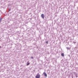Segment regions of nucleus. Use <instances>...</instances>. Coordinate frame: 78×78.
I'll use <instances>...</instances> for the list:
<instances>
[{
  "label": "nucleus",
  "mask_w": 78,
  "mask_h": 78,
  "mask_svg": "<svg viewBox=\"0 0 78 78\" xmlns=\"http://www.w3.org/2000/svg\"><path fill=\"white\" fill-rule=\"evenodd\" d=\"M36 78H40V75L39 74H38L36 76Z\"/></svg>",
  "instance_id": "nucleus-1"
},
{
  "label": "nucleus",
  "mask_w": 78,
  "mask_h": 78,
  "mask_svg": "<svg viewBox=\"0 0 78 78\" xmlns=\"http://www.w3.org/2000/svg\"><path fill=\"white\" fill-rule=\"evenodd\" d=\"M48 41H46V44H48Z\"/></svg>",
  "instance_id": "nucleus-8"
},
{
  "label": "nucleus",
  "mask_w": 78,
  "mask_h": 78,
  "mask_svg": "<svg viewBox=\"0 0 78 78\" xmlns=\"http://www.w3.org/2000/svg\"><path fill=\"white\" fill-rule=\"evenodd\" d=\"M31 58H32V59H33V57H31Z\"/></svg>",
  "instance_id": "nucleus-10"
},
{
  "label": "nucleus",
  "mask_w": 78,
  "mask_h": 78,
  "mask_svg": "<svg viewBox=\"0 0 78 78\" xmlns=\"http://www.w3.org/2000/svg\"><path fill=\"white\" fill-rule=\"evenodd\" d=\"M76 77H78V76H77V75H76Z\"/></svg>",
  "instance_id": "nucleus-11"
},
{
  "label": "nucleus",
  "mask_w": 78,
  "mask_h": 78,
  "mask_svg": "<svg viewBox=\"0 0 78 78\" xmlns=\"http://www.w3.org/2000/svg\"><path fill=\"white\" fill-rule=\"evenodd\" d=\"M66 48H67V50H70V48H69L68 47H66Z\"/></svg>",
  "instance_id": "nucleus-6"
},
{
  "label": "nucleus",
  "mask_w": 78,
  "mask_h": 78,
  "mask_svg": "<svg viewBox=\"0 0 78 78\" xmlns=\"http://www.w3.org/2000/svg\"><path fill=\"white\" fill-rule=\"evenodd\" d=\"M41 17L43 19H44V17H45L44 14H42L41 15Z\"/></svg>",
  "instance_id": "nucleus-2"
},
{
  "label": "nucleus",
  "mask_w": 78,
  "mask_h": 78,
  "mask_svg": "<svg viewBox=\"0 0 78 78\" xmlns=\"http://www.w3.org/2000/svg\"><path fill=\"white\" fill-rule=\"evenodd\" d=\"M11 11V9H10L9 10V11Z\"/></svg>",
  "instance_id": "nucleus-12"
},
{
  "label": "nucleus",
  "mask_w": 78,
  "mask_h": 78,
  "mask_svg": "<svg viewBox=\"0 0 78 78\" xmlns=\"http://www.w3.org/2000/svg\"><path fill=\"white\" fill-rule=\"evenodd\" d=\"M30 64H29V63H28L27 64V66H28V65H29Z\"/></svg>",
  "instance_id": "nucleus-9"
},
{
  "label": "nucleus",
  "mask_w": 78,
  "mask_h": 78,
  "mask_svg": "<svg viewBox=\"0 0 78 78\" xmlns=\"http://www.w3.org/2000/svg\"><path fill=\"white\" fill-rule=\"evenodd\" d=\"M2 19H2V18H0V22H1V21L2 20Z\"/></svg>",
  "instance_id": "nucleus-5"
},
{
  "label": "nucleus",
  "mask_w": 78,
  "mask_h": 78,
  "mask_svg": "<svg viewBox=\"0 0 78 78\" xmlns=\"http://www.w3.org/2000/svg\"><path fill=\"white\" fill-rule=\"evenodd\" d=\"M61 55L62 56H63V57H64V53H62Z\"/></svg>",
  "instance_id": "nucleus-4"
},
{
  "label": "nucleus",
  "mask_w": 78,
  "mask_h": 78,
  "mask_svg": "<svg viewBox=\"0 0 78 78\" xmlns=\"http://www.w3.org/2000/svg\"><path fill=\"white\" fill-rule=\"evenodd\" d=\"M73 44H76V42H75V41H74L73 42Z\"/></svg>",
  "instance_id": "nucleus-7"
},
{
  "label": "nucleus",
  "mask_w": 78,
  "mask_h": 78,
  "mask_svg": "<svg viewBox=\"0 0 78 78\" xmlns=\"http://www.w3.org/2000/svg\"><path fill=\"white\" fill-rule=\"evenodd\" d=\"M43 74H44L45 76L46 77H47V73H46L44 72L43 73Z\"/></svg>",
  "instance_id": "nucleus-3"
}]
</instances>
